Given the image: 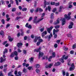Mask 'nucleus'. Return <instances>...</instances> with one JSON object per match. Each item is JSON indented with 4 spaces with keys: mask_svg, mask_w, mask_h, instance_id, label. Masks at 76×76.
<instances>
[{
    "mask_svg": "<svg viewBox=\"0 0 76 76\" xmlns=\"http://www.w3.org/2000/svg\"><path fill=\"white\" fill-rule=\"evenodd\" d=\"M41 50V48L40 47L38 49H34V52H37V53H38V52H39V58H40V57H42V56H43V55H44V53H43L40 51V50Z\"/></svg>",
    "mask_w": 76,
    "mask_h": 76,
    "instance_id": "1",
    "label": "nucleus"
},
{
    "mask_svg": "<svg viewBox=\"0 0 76 76\" xmlns=\"http://www.w3.org/2000/svg\"><path fill=\"white\" fill-rule=\"evenodd\" d=\"M22 43L21 42L18 43L17 44V45L18 46V48H20L21 47H22Z\"/></svg>",
    "mask_w": 76,
    "mask_h": 76,
    "instance_id": "12",
    "label": "nucleus"
},
{
    "mask_svg": "<svg viewBox=\"0 0 76 76\" xmlns=\"http://www.w3.org/2000/svg\"><path fill=\"white\" fill-rule=\"evenodd\" d=\"M10 4H13V3H14V1L12 0H10Z\"/></svg>",
    "mask_w": 76,
    "mask_h": 76,
    "instance_id": "43",
    "label": "nucleus"
},
{
    "mask_svg": "<svg viewBox=\"0 0 76 76\" xmlns=\"http://www.w3.org/2000/svg\"><path fill=\"white\" fill-rule=\"evenodd\" d=\"M70 53L71 54H73V53H74V51L73 50H71L70 51Z\"/></svg>",
    "mask_w": 76,
    "mask_h": 76,
    "instance_id": "63",
    "label": "nucleus"
},
{
    "mask_svg": "<svg viewBox=\"0 0 76 76\" xmlns=\"http://www.w3.org/2000/svg\"><path fill=\"white\" fill-rule=\"evenodd\" d=\"M47 31H45L42 33V36L43 38H44V37L45 36V35H47Z\"/></svg>",
    "mask_w": 76,
    "mask_h": 76,
    "instance_id": "8",
    "label": "nucleus"
},
{
    "mask_svg": "<svg viewBox=\"0 0 76 76\" xmlns=\"http://www.w3.org/2000/svg\"><path fill=\"white\" fill-rule=\"evenodd\" d=\"M61 40H58L56 41V42L57 44H59Z\"/></svg>",
    "mask_w": 76,
    "mask_h": 76,
    "instance_id": "53",
    "label": "nucleus"
},
{
    "mask_svg": "<svg viewBox=\"0 0 76 76\" xmlns=\"http://www.w3.org/2000/svg\"><path fill=\"white\" fill-rule=\"evenodd\" d=\"M67 36L68 37H72V35L70 34H67Z\"/></svg>",
    "mask_w": 76,
    "mask_h": 76,
    "instance_id": "36",
    "label": "nucleus"
},
{
    "mask_svg": "<svg viewBox=\"0 0 76 76\" xmlns=\"http://www.w3.org/2000/svg\"><path fill=\"white\" fill-rule=\"evenodd\" d=\"M56 10H57V9H56V8H55L53 10L52 12H56Z\"/></svg>",
    "mask_w": 76,
    "mask_h": 76,
    "instance_id": "48",
    "label": "nucleus"
},
{
    "mask_svg": "<svg viewBox=\"0 0 76 76\" xmlns=\"http://www.w3.org/2000/svg\"><path fill=\"white\" fill-rule=\"evenodd\" d=\"M21 18L20 17H17L15 19V20H18L19 19H20Z\"/></svg>",
    "mask_w": 76,
    "mask_h": 76,
    "instance_id": "32",
    "label": "nucleus"
},
{
    "mask_svg": "<svg viewBox=\"0 0 76 76\" xmlns=\"http://www.w3.org/2000/svg\"><path fill=\"white\" fill-rule=\"evenodd\" d=\"M39 10V9L38 8H37L36 10H34V12L35 13H37Z\"/></svg>",
    "mask_w": 76,
    "mask_h": 76,
    "instance_id": "25",
    "label": "nucleus"
},
{
    "mask_svg": "<svg viewBox=\"0 0 76 76\" xmlns=\"http://www.w3.org/2000/svg\"><path fill=\"white\" fill-rule=\"evenodd\" d=\"M52 57L53 58H54V57H56V53L54 52H53L52 53Z\"/></svg>",
    "mask_w": 76,
    "mask_h": 76,
    "instance_id": "23",
    "label": "nucleus"
},
{
    "mask_svg": "<svg viewBox=\"0 0 76 76\" xmlns=\"http://www.w3.org/2000/svg\"><path fill=\"white\" fill-rule=\"evenodd\" d=\"M62 26H63L65 24V22H66V19L64 18H63L62 19Z\"/></svg>",
    "mask_w": 76,
    "mask_h": 76,
    "instance_id": "13",
    "label": "nucleus"
},
{
    "mask_svg": "<svg viewBox=\"0 0 76 76\" xmlns=\"http://www.w3.org/2000/svg\"><path fill=\"white\" fill-rule=\"evenodd\" d=\"M36 71L37 73H39L40 72V70L38 69H37L36 70Z\"/></svg>",
    "mask_w": 76,
    "mask_h": 76,
    "instance_id": "27",
    "label": "nucleus"
},
{
    "mask_svg": "<svg viewBox=\"0 0 76 76\" xmlns=\"http://www.w3.org/2000/svg\"><path fill=\"white\" fill-rule=\"evenodd\" d=\"M40 67V65L39 64H37L36 65V69H38Z\"/></svg>",
    "mask_w": 76,
    "mask_h": 76,
    "instance_id": "22",
    "label": "nucleus"
},
{
    "mask_svg": "<svg viewBox=\"0 0 76 76\" xmlns=\"http://www.w3.org/2000/svg\"><path fill=\"white\" fill-rule=\"evenodd\" d=\"M58 45L57 44H55L54 45V47L55 48H56L57 47Z\"/></svg>",
    "mask_w": 76,
    "mask_h": 76,
    "instance_id": "60",
    "label": "nucleus"
},
{
    "mask_svg": "<svg viewBox=\"0 0 76 76\" xmlns=\"http://www.w3.org/2000/svg\"><path fill=\"white\" fill-rule=\"evenodd\" d=\"M48 10L49 11H50L51 10V7L50 6H48V8L47 7L46 8L45 10L47 11Z\"/></svg>",
    "mask_w": 76,
    "mask_h": 76,
    "instance_id": "18",
    "label": "nucleus"
},
{
    "mask_svg": "<svg viewBox=\"0 0 76 76\" xmlns=\"http://www.w3.org/2000/svg\"><path fill=\"white\" fill-rule=\"evenodd\" d=\"M45 14L44 13H43L42 15L41 18H43L45 16Z\"/></svg>",
    "mask_w": 76,
    "mask_h": 76,
    "instance_id": "51",
    "label": "nucleus"
},
{
    "mask_svg": "<svg viewBox=\"0 0 76 76\" xmlns=\"http://www.w3.org/2000/svg\"><path fill=\"white\" fill-rule=\"evenodd\" d=\"M3 74L2 73V72L1 71L0 72V76H3Z\"/></svg>",
    "mask_w": 76,
    "mask_h": 76,
    "instance_id": "59",
    "label": "nucleus"
},
{
    "mask_svg": "<svg viewBox=\"0 0 76 76\" xmlns=\"http://www.w3.org/2000/svg\"><path fill=\"white\" fill-rule=\"evenodd\" d=\"M1 22H2V23L4 24V19H2Z\"/></svg>",
    "mask_w": 76,
    "mask_h": 76,
    "instance_id": "56",
    "label": "nucleus"
},
{
    "mask_svg": "<svg viewBox=\"0 0 76 76\" xmlns=\"http://www.w3.org/2000/svg\"><path fill=\"white\" fill-rule=\"evenodd\" d=\"M27 28L29 29H31L32 28V26L30 24L28 26Z\"/></svg>",
    "mask_w": 76,
    "mask_h": 76,
    "instance_id": "37",
    "label": "nucleus"
},
{
    "mask_svg": "<svg viewBox=\"0 0 76 76\" xmlns=\"http://www.w3.org/2000/svg\"><path fill=\"white\" fill-rule=\"evenodd\" d=\"M51 30L50 28H48L47 29V31L48 33L50 34V32H51Z\"/></svg>",
    "mask_w": 76,
    "mask_h": 76,
    "instance_id": "24",
    "label": "nucleus"
},
{
    "mask_svg": "<svg viewBox=\"0 0 76 76\" xmlns=\"http://www.w3.org/2000/svg\"><path fill=\"white\" fill-rule=\"evenodd\" d=\"M63 48L65 51H67V50H68V48H66V47L64 46L63 47Z\"/></svg>",
    "mask_w": 76,
    "mask_h": 76,
    "instance_id": "29",
    "label": "nucleus"
},
{
    "mask_svg": "<svg viewBox=\"0 0 76 76\" xmlns=\"http://www.w3.org/2000/svg\"><path fill=\"white\" fill-rule=\"evenodd\" d=\"M23 71L24 73H26V69H25V68H24Z\"/></svg>",
    "mask_w": 76,
    "mask_h": 76,
    "instance_id": "55",
    "label": "nucleus"
},
{
    "mask_svg": "<svg viewBox=\"0 0 76 76\" xmlns=\"http://www.w3.org/2000/svg\"><path fill=\"white\" fill-rule=\"evenodd\" d=\"M71 67L70 68L69 70L70 71L73 70L75 69V65H74V64L73 63L71 66Z\"/></svg>",
    "mask_w": 76,
    "mask_h": 76,
    "instance_id": "5",
    "label": "nucleus"
},
{
    "mask_svg": "<svg viewBox=\"0 0 76 76\" xmlns=\"http://www.w3.org/2000/svg\"><path fill=\"white\" fill-rule=\"evenodd\" d=\"M51 37H53V34L50 33V35L48 36V39H51Z\"/></svg>",
    "mask_w": 76,
    "mask_h": 76,
    "instance_id": "17",
    "label": "nucleus"
},
{
    "mask_svg": "<svg viewBox=\"0 0 76 76\" xmlns=\"http://www.w3.org/2000/svg\"><path fill=\"white\" fill-rule=\"evenodd\" d=\"M23 53L24 54H26L27 52H26V50H23Z\"/></svg>",
    "mask_w": 76,
    "mask_h": 76,
    "instance_id": "39",
    "label": "nucleus"
},
{
    "mask_svg": "<svg viewBox=\"0 0 76 76\" xmlns=\"http://www.w3.org/2000/svg\"><path fill=\"white\" fill-rule=\"evenodd\" d=\"M71 12H69L68 13V16L67 15L65 14L64 15V17L67 20H69V19H70V18H71V17L70 16V15H71Z\"/></svg>",
    "mask_w": 76,
    "mask_h": 76,
    "instance_id": "2",
    "label": "nucleus"
},
{
    "mask_svg": "<svg viewBox=\"0 0 76 76\" xmlns=\"http://www.w3.org/2000/svg\"><path fill=\"white\" fill-rule=\"evenodd\" d=\"M66 56V55H64L63 57L60 60V61H61V62L63 63H64V57Z\"/></svg>",
    "mask_w": 76,
    "mask_h": 76,
    "instance_id": "14",
    "label": "nucleus"
},
{
    "mask_svg": "<svg viewBox=\"0 0 76 76\" xmlns=\"http://www.w3.org/2000/svg\"><path fill=\"white\" fill-rule=\"evenodd\" d=\"M44 28H41L40 30V31L41 32H43V31H44Z\"/></svg>",
    "mask_w": 76,
    "mask_h": 76,
    "instance_id": "38",
    "label": "nucleus"
},
{
    "mask_svg": "<svg viewBox=\"0 0 76 76\" xmlns=\"http://www.w3.org/2000/svg\"><path fill=\"white\" fill-rule=\"evenodd\" d=\"M39 12H41L43 11V10L41 8H40L39 10Z\"/></svg>",
    "mask_w": 76,
    "mask_h": 76,
    "instance_id": "62",
    "label": "nucleus"
},
{
    "mask_svg": "<svg viewBox=\"0 0 76 76\" xmlns=\"http://www.w3.org/2000/svg\"><path fill=\"white\" fill-rule=\"evenodd\" d=\"M62 72L63 76H65V75H66V72H65L64 71H63Z\"/></svg>",
    "mask_w": 76,
    "mask_h": 76,
    "instance_id": "54",
    "label": "nucleus"
},
{
    "mask_svg": "<svg viewBox=\"0 0 76 76\" xmlns=\"http://www.w3.org/2000/svg\"><path fill=\"white\" fill-rule=\"evenodd\" d=\"M18 75H16V76H21V75H22V73H21L20 71H19L18 72Z\"/></svg>",
    "mask_w": 76,
    "mask_h": 76,
    "instance_id": "21",
    "label": "nucleus"
},
{
    "mask_svg": "<svg viewBox=\"0 0 76 76\" xmlns=\"http://www.w3.org/2000/svg\"><path fill=\"white\" fill-rule=\"evenodd\" d=\"M4 33V32L3 31H2L1 32H0V35H3Z\"/></svg>",
    "mask_w": 76,
    "mask_h": 76,
    "instance_id": "40",
    "label": "nucleus"
},
{
    "mask_svg": "<svg viewBox=\"0 0 76 76\" xmlns=\"http://www.w3.org/2000/svg\"><path fill=\"white\" fill-rule=\"evenodd\" d=\"M59 4H60L59 2L55 4V6H59Z\"/></svg>",
    "mask_w": 76,
    "mask_h": 76,
    "instance_id": "31",
    "label": "nucleus"
},
{
    "mask_svg": "<svg viewBox=\"0 0 76 76\" xmlns=\"http://www.w3.org/2000/svg\"><path fill=\"white\" fill-rule=\"evenodd\" d=\"M32 66H28V69L30 70L32 69Z\"/></svg>",
    "mask_w": 76,
    "mask_h": 76,
    "instance_id": "46",
    "label": "nucleus"
},
{
    "mask_svg": "<svg viewBox=\"0 0 76 76\" xmlns=\"http://www.w3.org/2000/svg\"><path fill=\"white\" fill-rule=\"evenodd\" d=\"M53 25H57V24H58L57 23V22L55 21L53 23Z\"/></svg>",
    "mask_w": 76,
    "mask_h": 76,
    "instance_id": "58",
    "label": "nucleus"
},
{
    "mask_svg": "<svg viewBox=\"0 0 76 76\" xmlns=\"http://www.w3.org/2000/svg\"><path fill=\"white\" fill-rule=\"evenodd\" d=\"M59 31V30L58 29L56 30V29H54L53 30V35H55L56 34V32H58Z\"/></svg>",
    "mask_w": 76,
    "mask_h": 76,
    "instance_id": "15",
    "label": "nucleus"
},
{
    "mask_svg": "<svg viewBox=\"0 0 76 76\" xmlns=\"http://www.w3.org/2000/svg\"><path fill=\"white\" fill-rule=\"evenodd\" d=\"M73 22H70V25L69 26L68 28L69 29H72L73 28Z\"/></svg>",
    "mask_w": 76,
    "mask_h": 76,
    "instance_id": "6",
    "label": "nucleus"
},
{
    "mask_svg": "<svg viewBox=\"0 0 76 76\" xmlns=\"http://www.w3.org/2000/svg\"><path fill=\"white\" fill-rule=\"evenodd\" d=\"M11 74H12V72H10V73H8V76H10H10H14V75H11Z\"/></svg>",
    "mask_w": 76,
    "mask_h": 76,
    "instance_id": "45",
    "label": "nucleus"
},
{
    "mask_svg": "<svg viewBox=\"0 0 76 76\" xmlns=\"http://www.w3.org/2000/svg\"><path fill=\"white\" fill-rule=\"evenodd\" d=\"M18 74V71H17V70H16L14 72V74L15 75V76L16 75H18V74Z\"/></svg>",
    "mask_w": 76,
    "mask_h": 76,
    "instance_id": "50",
    "label": "nucleus"
},
{
    "mask_svg": "<svg viewBox=\"0 0 76 76\" xmlns=\"http://www.w3.org/2000/svg\"><path fill=\"white\" fill-rule=\"evenodd\" d=\"M16 11V9L15 8H13L12 9V12H15Z\"/></svg>",
    "mask_w": 76,
    "mask_h": 76,
    "instance_id": "61",
    "label": "nucleus"
},
{
    "mask_svg": "<svg viewBox=\"0 0 76 76\" xmlns=\"http://www.w3.org/2000/svg\"><path fill=\"white\" fill-rule=\"evenodd\" d=\"M44 3L45 4L44 5V7H43L44 8H45V7H46V5H48V4H49V2H47V1H45L44 2Z\"/></svg>",
    "mask_w": 76,
    "mask_h": 76,
    "instance_id": "9",
    "label": "nucleus"
},
{
    "mask_svg": "<svg viewBox=\"0 0 76 76\" xmlns=\"http://www.w3.org/2000/svg\"><path fill=\"white\" fill-rule=\"evenodd\" d=\"M15 1H16L17 5L18 6V5H19V2H18V0H15Z\"/></svg>",
    "mask_w": 76,
    "mask_h": 76,
    "instance_id": "44",
    "label": "nucleus"
},
{
    "mask_svg": "<svg viewBox=\"0 0 76 76\" xmlns=\"http://www.w3.org/2000/svg\"><path fill=\"white\" fill-rule=\"evenodd\" d=\"M39 42L41 43V42H43V40H42V39H40L39 40Z\"/></svg>",
    "mask_w": 76,
    "mask_h": 76,
    "instance_id": "34",
    "label": "nucleus"
},
{
    "mask_svg": "<svg viewBox=\"0 0 76 76\" xmlns=\"http://www.w3.org/2000/svg\"><path fill=\"white\" fill-rule=\"evenodd\" d=\"M76 48V44H75L73 45L72 46V48L73 49H75V48Z\"/></svg>",
    "mask_w": 76,
    "mask_h": 76,
    "instance_id": "33",
    "label": "nucleus"
},
{
    "mask_svg": "<svg viewBox=\"0 0 76 76\" xmlns=\"http://www.w3.org/2000/svg\"><path fill=\"white\" fill-rule=\"evenodd\" d=\"M6 60V59H3V57H1L0 58V63H2L3 61H5Z\"/></svg>",
    "mask_w": 76,
    "mask_h": 76,
    "instance_id": "19",
    "label": "nucleus"
},
{
    "mask_svg": "<svg viewBox=\"0 0 76 76\" xmlns=\"http://www.w3.org/2000/svg\"><path fill=\"white\" fill-rule=\"evenodd\" d=\"M32 17H30L29 18V20H28V22H29L31 20H32Z\"/></svg>",
    "mask_w": 76,
    "mask_h": 76,
    "instance_id": "47",
    "label": "nucleus"
},
{
    "mask_svg": "<svg viewBox=\"0 0 76 76\" xmlns=\"http://www.w3.org/2000/svg\"><path fill=\"white\" fill-rule=\"evenodd\" d=\"M42 59L43 60H44V59H45V60H47V59H48V57L45 56L44 57L42 58Z\"/></svg>",
    "mask_w": 76,
    "mask_h": 76,
    "instance_id": "30",
    "label": "nucleus"
},
{
    "mask_svg": "<svg viewBox=\"0 0 76 76\" xmlns=\"http://www.w3.org/2000/svg\"><path fill=\"white\" fill-rule=\"evenodd\" d=\"M27 10V9L26 8H24L22 9V11H26Z\"/></svg>",
    "mask_w": 76,
    "mask_h": 76,
    "instance_id": "52",
    "label": "nucleus"
},
{
    "mask_svg": "<svg viewBox=\"0 0 76 76\" xmlns=\"http://www.w3.org/2000/svg\"><path fill=\"white\" fill-rule=\"evenodd\" d=\"M8 39L10 42H12L13 41V38H11L10 36L8 37Z\"/></svg>",
    "mask_w": 76,
    "mask_h": 76,
    "instance_id": "16",
    "label": "nucleus"
},
{
    "mask_svg": "<svg viewBox=\"0 0 76 76\" xmlns=\"http://www.w3.org/2000/svg\"><path fill=\"white\" fill-rule=\"evenodd\" d=\"M18 52H17L16 51H15L11 54L10 56V57L11 58H12V57H13L15 56H18Z\"/></svg>",
    "mask_w": 76,
    "mask_h": 76,
    "instance_id": "3",
    "label": "nucleus"
},
{
    "mask_svg": "<svg viewBox=\"0 0 76 76\" xmlns=\"http://www.w3.org/2000/svg\"><path fill=\"white\" fill-rule=\"evenodd\" d=\"M34 11V10L33 9H31L30 10V12L31 13H33V12Z\"/></svg>",
    "mask_w": 76,
    "mask_h": 76,
    "instance_id": "64",
    "label": "nucleus"
},
{
    "mask_svg": "<svg viewBox=\"0 0 76 76\" xmlns=\"http://www.w3.org/2000/svg\"><path fill=\"white\" fill-rule=\"evenodd\" d=\"M41 39V37H36L33 40V42L34 43H35L37 42V40L38 39Z\"/></svg>",
    "mask_w": 76,
    "mask_h": 76,
    "instance_id": "7",
    "label": "nucleus"
},
{
    "mask_svg": "<svg viewBox=\"0 0 76 76\" xmlns=\"http://www.w3.org/2000/svg\"><path fill=\"white\" fill-rule=\"evenodd\" d=\"M34 57H31L30 58H29V60L31 63H33L34 62Z\"/></svg>",
    "mask_w": 76,
    "mask_h": 76,
    "instance_id": "11",
    "label": "nucleus"
},
{
    "mask_svg": "<svg viewBox=\"0 0 76 76\" xmlns=\"http://www.w3.org/2000/svg\"><path fill=\"white\" fill-rule=\"evenodd\" d=\"M60 64V63L59 61L57 63H56L54 65L55 66H59Z\"/></svg>",
    "mask_w": 76,
    "mask_h": 76,
    "instance_id": "20",
    "label": "nucleus"
},
{
    "mask_svg": "<svg viewBox=\"0 0 76 76\" xmlns=\"http://www.w3.org/2000/svg\"><path fill=\"white\" fill-rule=\"evenodd\" d=\"M18 50V53H21V52H22V50H20V49H19V48H18L17 49Z\"/></svg>",
    "mask_w": 76,
    "mask_h": 76,
    "instance_id": "49",
    "label": "nucleus"
},
{
    "mask_svg": "<svg viewBox=\"0 0 76 76\" xmlns=\"http://www.w3.org/2000/svg\"><path fill=\"white\" fill-rule=\"evenodd\" d=\"M53 65V64H49V65H47L45 67L46 69H48V68H51V66Z\"/></svg>",
    "mask_w": 76,
    "mask_h": 76,
    "instance_id": "10",
    "label": "nucleus"
},
{
    "mask_svg": "<svg viewBox=\"0 0 76 76\" xmlns=\"http://www.w3.org/2000/svg\"><path fill=\"white\" fill-rule=\"evenodd\" d=\"M10 24H7L6 27V29H7V28H8V27H9V26H10Z\"/></svg>",
    "mask_w": 76,
    "mask_h": 76,
    "instance_id": "35",
    "label": "nucleus"
},
{
    "mask_svg": "<svg viewBox=\"0 0 76 76\" xmlns=\"http://www.w3.org/2000/svg\"><path fill=\"white\" fill-rule=\"evenodd\" d=\"M56 22L58 24H59L60 23V19L58 18L56 20Z\"/></svg>",
    "mask_w": 76,
    "mask_h": 76,
    "instance_id": "26",
    "label": "nucleus"
},
{
    "mask_svg": "<svg viewBox=\"0 0 76 76\" xmlns=\"http://www.w3.org/2000/svg\"><path fill=\"white\" fill-rule=\"evenodd\" d=\"M54 14L53 13H52L51 15V19H53V18H54Z\"/></svg>",
    "mask_w": 76,
    "mask_h": 76,
    "instance_id": "42",
    "label": "nucleus"
},
{
    "mask_svg": "<svg viewBox=\"0 0 76 76\" xmlns=\"http://www.w3.org/2000/svg\"><path fill=\"white\" fill-rule=\"evenodd\" d=\"M18 56H16L15 58V60H18Z\"/></svg>",
    "mask_w": 76,
    "mask_h": 76,
    "instance_id": "57",
    "label": "nucleus"
},
{
    "mask_svg": "<svg viewBox=\"0 0 76 76\" xmlns=\"http://www.w3.org/2000/svg\"><path fill=\"white\" fill-rule=\"evenodd\" d=\"M44 19V18H42L40 19L39 20L37 21V20H33L34 23H39L40 21H41V20H42Z\"/></svg>",
    "mask_w": 76,
    "mask_h": 76,
    "instance_id": "4",
    "label": "nucleus"
},
{
    "mask_svg": "<svg viewBox=\"0 0 76 76\" xmlns=\"http://www.w3.org/2000/svg\"><path fill=\"white\" fill-rule=\"evenodd\" d=\"M21 33L20 34V35L22 36H23V34H24V31L21 30Z\"/></svg>",
    "mask_w": 76,
    "mask_h": 76,
    "instance_id": "41",
    "label": "nucleus"
},
{
    "mask_svg": "<svg viewBox=\"0 0 76 76\" xmlns=\"http://www.w3.org/2000/svg\"><path fill=\"white\" fill-rule=\"evenodd\" d=\"M60 25H57L55 26V29H58L60 28Z\"/></svg>",
    "mask_w": 76,
    "mask_h": 76,
    "instance_id": "28",
    "label": "nucleus"
}]
</instances>
